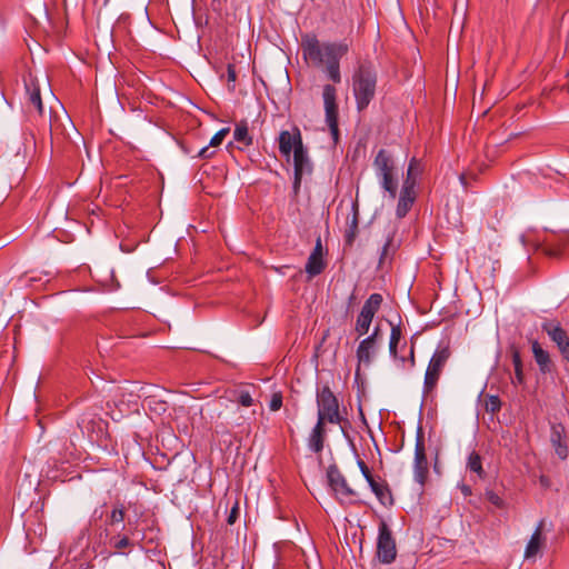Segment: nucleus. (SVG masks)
I'll return each mask as SVG.
<instances>
[{
    "label": "nucleus",
    "instance_id": "nucleus-17",
    "mask_svg": "<svg viewBox=\"0 0 569 569\" xmlns=\"http://www.w3.org/2000/svg\"><path fill=\"white\" fill-rule=\"evenodd\" d=\"M325 425V422H321V418L317 419V423L308 437V447L315 453H320L323 450L326 439Z\"/></svg>",
    "mask_w": 569,
    "mask_h": 569
},
{
    "label": "nucleus",
    "instance_id": "nucleus-37",
    "mask_svg": "<svg viewBox=\"0 0 569 569\" xmlns=\"http://www.w3.org/2000/svg\"><path fill=\"white\" fill-rule=\"evenodd\" d=\"M357 465H358L362 476L367 480L368 485H370L371 482H373L376 480L375 477L372 476L369 467L366 465V462L363 460L358 459Z\"/></svg>",
    "mask_w": 569,
    "mask_h": 569
},
{
    "label": "nucleus",
    "instance_id": "nucleus-14",
    "mask_svg": "<svg viewBox=\"0 0 569 569\" xmlns=\"http://www.w3.org/2000/svg\"><path fill=\"white\" fill-rule=\"evenodd\" d=\"M379 346L373 343V339H363L360 341L356 356L358 360V367L356 373L359 375L360 367L363 366L368 368L377 355Z\"/></svg>",
    "mask_w": 569,
    "mask_h": 569
},
{
    "label": "nucleus",
    "instance_id": "nucleus-42",
    "mask_svg": "<svg viewBox=\"0 0 569 569\" xmlns=\"http://www.w3.org/2000/svg\"><path fill=\"white\" fill-rule=\"evenodd\" d=\"M533 556V536L529 539L526 547V558H531Z\"/></svg>",
    "mask_w": 569,
    "mask_h": 569
},
{
    "label": "nucleus",
    "instance_id": "nucleus-31",
    "mask_svg": "<svg viewBox=\"0 0 569 569\" xmlns=\"http://www.w3.org/2000/svg\"><path fill=\"white\" fill-rule=\"evenodd\" d=\"M420 173V162L416 158H412L409 162L408 170H407V178L405 181H410L412 184H416V178Z\"/></svg>",
    "mask_w": 569,
    "mask_h": 569
},
{
    "label": "nucleus",
    "instance_id": "nucleus-22",
    "mask_svg": "<svg viewBox=\"0 0 569 569\" xmlns=\"http://www.w3.org/2000/svg\"><path fill=\"white\" fill-rule=\"evenodd\" d=\"M127 509L124 505L120 501H117L112 505V509L107 518V523L111 527L123 523L126 518Z\"/></svg>",
    "mask_w": 569,
    "mask_h": 569
},
{
    "label": "nucleus",
    "instance_id": "nucleus-11",
    "mask_svg": "<svg viewBox=\"0 0 569 569\" xmlns=\"http://www.w3.org/2000/svg\"><path fill=\"white\" fill-rule=\"evenodd\" d=\"M24 88L28 109L30 111L33 109L39 116H42L43 104L38 80L33 76L29 74V77L24 79Z\"/></svg>",
    "mask_w": 569,
    "mask_h": 569
},
{
    "label": "nucleus",
    "instance_id": "nucleus-15",
    "mask_svg": "<svg viewBox=\"0 0 569 569\" xmlns=\"http://www.w3.org/2000/svg\"><path fill=\"white\" fill-rule=\"evenodd\" d=\"M545 329L547 330L550 339L558 346L563 358L569 361V338L567 332L553 323L546 326Z\"/></svg>",
    "mask_w": 569,
    "mask_h": 569
},
{
    "label": "nucleus",
    "instance_id": "nucleus-27",
    "mask_svg": "<svg viewBox=\"0 0 569 569\" xmlns=\"http://www.w3.org/2000/svg\"><path fill=\"white\" fill-rule=\"evenodd\" d=\"M511 357L515 367V378L512 382L521 385L523 382L522 361L519 351L515 347L511 348Z\"/></svg>",
    "mask_w": 569,
    "mask_h": 569
},
{
    "label": "nucleus",
    "instance_id": "nucleus-8",
    "mask_svg": "<svg viewBox=\"0 0 569 569\" xmlns=\"http://www.w3.org/2000/svg\"><path fill=\"white\" fill-rule=\"evenodd\" d=\"M322 98L326 122L333 140L336 141L339 137L337 89L332 84H325L322 89Z\"/></svg>",
    "mask_w": 569,
    "mask_h": 569
},
{
    "label": "nucleus",
    "instance_id": "nucleus-45",
    "mask_svg": "<svg viewBox=\"0 0 569 569\" xmlns=\"http://www.w3.org/2000/svg\"><path fill=\"white\" fill-rule=\"evenodd\" d=\"M540 483L543 487H548L549 486L547 478L543 477V476L540 477Z\"/></svg>",
    "mask_w": 569,
    "mask_h": 569
},
{
    "label": "nucleus",
    "instance_id": "nucleus-3",
    "mask_svg": "<svg viewBox=\"0 0 569 569\" xmlns=\"http://www.w3.org/2000/svg\"><path fill=\"white\" fill-rule=\"evenodd\" d=\"M373 167L381 188L395 199L398 190L397 168L393 156L386 149H380L375 157Z\"/></svg>",
    "mask_w": 569,
    "mask_h": 569
},
{
    "label": "nucleus",
    "instance_id": "nucleus-12",
    "mask_svg": "<svg viewBox=\"0 0 569 569\" xmlns=\"http://www.w3.org/2000/svg\"><path fill=\"white\" fill-rule=\"evenodd\" d=\"M415 187L416 184H412L411 180L403 181L396 209V216L399 219L405 218L408 214L416 201L417 193Z\"/></svg>",
    "mask_w": 569,
    "mask_h": 569
},
{
    "label": "nucleus",
    "instance_id": "nucleus-34",
    "mask_svg": "<svg viewBox=\"0 0 569 569\" xmlns=\"http://www.w3.org/2000/svg\"><path fill=\"white\" fill-rule=\"evenodd\" d=\"M357 230H358V219H357V212H355L352 220L345 233L347 243L351 244L353 242L356 234H357Z\"/></svg>",
    "mask_w": 569,
    "mask_h": 569
},
{
    "label": "nucleus",
    "instance_id": "nucleus-30",
    "mask_svg": "<svg viewBox=\"0 0 569 569\" xmlns=\"http://www.w3.org/2000/svg\"><path fill=\"white\" fill-rule=\"evenodd\" d=\"M372 319L359 313L356 321V331L359 336L368 333Z\"/></svg>",
    "mask_w": 569,
    "mask_h": 569
},
{
    "label": "nucleus",
    "instance_id": "nucleus-26",
    "mask_svg": "<svg viewBox=\"0 0 569 569\" xmlns=\"http://www.w3.org/2000/svg\"><path fill=\"white\" fill-rule=\"evenodd\" d=\"M467 468L477 473V476L479 478H485L486 473H485V470L482 468V460H481V457L478 452L476 451H472L469 457H468V461H467Z\"/></svg>",
    "mask_w": 569,
    "mask_h": 569
},
{
    "label": "nucleus",
    "instance_id": "nucleus-47",
    "mask_svg": "<svg viewBox=\"0 0 569 569\" xmlns=\"http://www.w3.org/2000/svg\"><path fill=\"white\" fill-rule=\"evenodd\" d=\"M460 180H461V182H465V176L463 174L460 176Z\"/></svg>",
    "mask_w": 569,
    "mask_h": 569
},
{
    "label": "nucleus",
    "instance_id": "nucleus-38",
    "mask_svg": "<svg viewBox=\"0 0 569 569\" xmlns=\"http://www.w3.org/2000/svg\"><path fill=\"white\" fill-rule=\"evenodd\" d=\"M281 407H282V395L280 392H276L271 397V400L269 402V408L271 411H278Z\"/></svg>",
    "mask_w": 569,
    "mask_h": 569
},
{
    "label": "nucleus",
    "instance_id": "nucleus-33",
    "mask_svg": "<svg viewBox=\"0 0 569 569\" xmlns=\"http://www.w3.org/2000/svg\"><path fill=\"white\" fill-rule=\"evenodd\" d=\"M501 408V401L498 396H487L485 399V409L488 412L496 413Z\"/></svg>",
    "mask_w": 569,
    "mask_h": 569
},
{
    "label": "nucleus",
    "instance_id": "nucleus-7",
    "mask_svg": "<svg viewBox=\"0 0 569 569\" xmlns=\"http://www.w3.org/2000/svg\"><path fill=\"white\" fill-rule=\"evenodd\" d=\"M429 463L426 455L425 435L421 427L418 428L415 445L413 477L415 480L423 486L428 479Z\"/></svg>",
    "mask_w": 569,
    "mask_h": 569
},
{
    "label": "nucleus",
    "instance_id": "nucleus-40",
    "mask_svg": "<svg viewBox=\"0 0 569 569\" xmlns=\"http://www.w3.org/2000/svg\"><path fill=\"white\" fill-rule=\"evenodd\" d=\"M310 256L323 257V249H322L320 238L317 239L316 246H315L312 252L310 253Z\"/></svg>",
    "mask_w": 569,
    "mask_h": 569
},
{
    "label": "nucleus",
    "instance_id": "nucleus-10",
    "mask_svg": "<svg viewBox=\"0 0 569 569\" xmlns=\"http://www.w3.org/2000/svg\"><path fill=\"white\" fill-rule=\"evenodd\" d=\"M327 478L328 483L332 489L336 498L339 499L340 501L357 496V492L349 486L347 479L336 465H331L328 467Z\"/></svg>",
    "mask_w": 569,
    "mask_h": 569
},
{
    "label": "nucleus",
    "instance_id": "nucleus-24",
    "mask_svg": "<svg viewBox=\"0 0 569 569\" xmlns=\"http://www.w3.org/2000/svg\"><path fill=\"white\" fill-rule=\"evenodd\" d=\"M233 139L243 147H248L252 143V137L249 134L246 121H240L236 124Z\"/></svg>",
    "mask_w": 569,
    "mask_h": 569
},
{
    "label": "nucleus",
    "instance_id": "nucleus-36",
    "mask_svg": "<svg viewBox=\"0 0 569 569\" xmlns=\"http://www.w3.org/2000/svg\"><path fill=\"white\" fill-rule=\"evenodd\" d=\"M486 498L491 505L499 509L503 508L505 506V501L502 500V498L491 490L486 491Z\"/></svg>",
    "mask_w": 569,
    "mask_h": 569
},
{
    "label": "nucleus",
    "instance_id": "nucleus-21",
    "mask_svg": "<svg viewBox=\"0 0 569 569\" xmlns=\"http://www.w3.org/2000/svg\"><path fill=\"white\" fill-rule=\"evenodd\" d=\"M382 301L383 298L380 293L370 295L369 298L365 301L360 313L370 319H373L375 315L380 309Z\"/></svg>",
    "mask_w": 569,
    "mask_h": 569
},
{
    "label": "nucleus",
    "instance_id": "nucleus-16",
    "mask_svg": "<svg viewBox=\"0 0 569 569\" xmlns=\"http://www.w3.org/2000/svg\"><path fill=\"white\" fill-rule=\"evenodd\" d=\"M298 140L302 141L299 129H296V133H290L287 130L281 131L279 134L280 153L289 159L291 152L296 150V147L298 146Z\"/></svg>",
    "mask_w": 569,
    "mask_h": 569
},
{
    "label": "nucleus",
    "instance_id": "nucleus-4",
    "mask_svg": "<svg viewBox=\"0 0 569 569\" xmlns=\"http://www.w3.org/2000/svg\"><path fill=\"white\" fill-rule=\"evenodd\" d=\"M317 419L321 418V422L337 425L341 422L339 412V400L328 385L317 388Z\"/></svg>",
    "mask_w": 569,
    "mask_h": 569
},
{
    "label": "nucleus",
    "instance_id": "nucleus-6",
    "mask_svg": "<svg viewBox=\"0 0 569 569\" xmlns=\"http://www.w3.org/2000/svg\"><path fill=\"white\" fill-rule=\"evenodd\" d=\"M450 357V350L448 347L438 348L432 355L423 381V392L430 393L436 388L442 369Z\"/></svg>",
    "mask_w": 569,
    "mask_h": 569
},
{
    "label": "nucleus",
    "instance_id": "nucleus-41",
    "mask_svg": "<svg viewBox=\"0 0 569 569\" xmlns=\"http://www.w3.org/2000/svg\"><path fill=\"white\" fill-rule=\"evenodd\" d=\"M366 339H373V343L379 346V342L381 340V333L380 328L376 327L370 336H368Z\"/></svg>",
    "mask_w": 569,
    "mask_h": 569
},
{
    "label": "nucleus",
    "instance_id": "nucleus-19",
    "mask_svg": "<svg viewBox=\"0 0 569 569\" xmlns=\"http://www.w3.org/2000/svg\"><path fill=\"white\" fill-rule=\"evenodd\" d=\"M563 431L565 428L560 423L551 426L550 441L560 459L568 457V447L563 441Z\"/></svg>",
    "mask_w": 569,
    "mask_h": 569
},
{
    "label": "nucleus",
    "instance_id": "nucleus-9",
    "mask_svg": "<svg viewBox=\"0 0 569 569\" xmlns=\"http://www.w3.org/2000/svg\"><path fill=\"white\" fill-rule=\"evenodd\" d=\"M377 557L379 561L385 565L393 562L397 557L396 541L386 522H381L379 526Z\"/></svg>",
    "mask_w": 569,
    "mask_h": 569
},
{
    "label": "nucleus",
    "instance_id": "nucleus-23",
    "mask_svg": "<svg viewBox=\"0 0 569 569\" xmlns=\"http://www.w3.org/2000/svg\"><path fill=\"white\" fill-rule=\"evenodd\" d=\"M536 363L539 366L540 371L542 373H550L553 371V363L550 359V356L547 351L541 349L536 343Z\"/></svg>",
    "mask_w": 569,
    "mask_h": 569
},
{
    "label": "nucleus",
    "instance_id": "nucleus-20",
    "mask_svg": "<svg viewBox=\"0 0 569 569\" xmlns=\"http://www.w3.org/2000/svg\"><path fill=\"white\" fill-rule=\"evenodd\" d=\"M229 131H230L229 128L220 129L211 138L209 144L200 149V151L198 152V157L201 158V159H210V158H212L213 154L216 153V151L212 150V148L220 146L222 143V141L224 140V138L227 137V134L229 133Z\"/></svg>",
    "mask_w": 569,
    "mask_h": 569
},
{
    "label": "nucleus",
    "instance_id": "nucleus-43",
    "mask_svg": "<svg viewBox=\"0 0 569 569\" xmlns=\"http://www.w3.org/2000/svg\"><path fill=\"white\" fill-rule=\"evenodd\" d=\"M461 490H462V493H463L465 496H470V495H471V489H470V487H469V486L463 485V486L461 487Z\"/></svg>",
    "mask_w": 569,
    "mask_h": 569
},
{
    "label": "nucleus",
    "instance_id": "nucleus-28",
    "mask_svg": "<svg viewBox=\"0 0 569 569\" xmlns=\"http://www.w3.org/2000/svg\"><path fill=\"white\" fill-rule=\"evenodd\" d=\"M233 401L242 407H251L254 403L252 393L248 389L233 391Z\"/></svg>",
    "mask_w": 569,
    "mask_h": 569
},
{
    "label": "nucleus",
    "instance_id": "nucleus-13",
    "mask_svg": "<svg viewBox=\"0 0 569 569\" xmlns=\"http://www.w3.org/2000/svg\"><path fill=\"white\" fill-rule=\"evenodd\" d=\"M293 152V167H295V188H298L305 172L311 171V166L307 156V150L302 141L298 140V146Z\"/></svg>",
    "mask_w": 569,
    "mask_h": 569
},
{
    "label": "nucleus",
    "instance_id": "nucleus-29",
    "mask_svg": "<svg viewBox=\"0 0 569 569\" xmlns=\"http://www.w3.org/2000/svg\"><path fill=\"white\" fill-rule=\"evenodd\" d=\"M401 339V328L399 326H392L390 332L389 351L391 357L397 358V346Z\"/></svg>",
    "mask_w": 569,
    "mask_h": 569
},
{
    "label": "nucleus",
    "instance_id": "nucleus-46",
    "mask_svg": "<svg viewBox=\"0 0 569 569\" xmlns=\"http://www.w3.org/2000/svg\"><path fill=\"white\" fill-rule=\"evenodd\" d=\"M389 241L383 246V250H382V256H385L387 253V250H388V247H389Z\"/></svg>",
    "mask_w": 569,
    "mask_h": 569
},
{
    "label": "nucleus",
    "instance_id": "nucleus-44",
    "mask_svg": "<svg viewBox=\"0 0 569 569\" xmlns=\"http://www.w3.org/2000/svg\"><path fill=\"white\" fill-rule=\"evenodd\" d=\"M410 365L411 367L415 366V352H413V347H411V350H410Z\"/></svg>",
    "mask_w": 569,
    "mask_h": 569
},
{
    "label": "nucleus",
    "instance_id": "nucleus-5",
    "mask_svg": "<svg viewBox=\"0 0 569 569\" xmlns=\"http://www.w3.org/2000/svg\"><path fill=\"white\" fill-rule=\"evenodd\" d=\"M126 532H118L110 538V546L116 553L128 555L136 546L142 548L146 535L138 529V521L128 520L122 527Z\"/></svg>",
    "mask_w": 569,
    "mask_h": 569
},
{
    "label": "nucleus",
    "instance_id": "nucleus-18",
    "mask_svg": "<svg viewBox=\"0 0 569 569\" xmlns=\"http://www.w3.org/2000/svg\"><path fill=\"white\" fill-rule=\"evenodd\" d=\"M371 491L377 497L378 501L385 507H392L395 503L391 489L387 481L385 480H375L369 485Z\"/></svg>",
    "mask_w": 569,
    "mask_h": 569
},
{
    "label": "nucleus",
    "instance_id": "nucleus-1",
    "mask_svg": "<svg viewBox=\"0 0 569 569\" xmlns=\"http://www.w3.org/2000/svg\"><path fill=\"white\" fill-rule=\"evenodd\" d=\"M303 59L315 67H326L327 77L333 83L341 82L340 60L349 50L345 42L321 43L316 36L306 34L301 39Z\"/></svg>",
    "mask_w": 569,
    "mask_h": 569
},
{
    "label": "nucleus",
    "instance_id": "nucleus-32",
    "mask_svg": "<svg viewBox=\"0 0 569 569\" xmlns=\"http://www.w3.org/2000/svg\"><path fill=\"white\" fill-rule=\"evenodd\" d=\"M545 522L540 521L538 526H536V558L540 553L541 549L546 546V537L542 535Z\"/></svg>",
    "mask_w": 569,
    "mask_h": 569
},
{
    "label": "nucleus",
    "instance_id": "nucleus-35",
    "mask_svg": "<svg viewBox=\"0 0 569 569\" xmlns=\"http://www.w3.org/2000/svg\"><path fill=\"white\" fill-rule=\"evenodd\" d=\"M236 81H237V72L236 67L231 63L227 67V83L229 90L233 91L236 88Z\"/></svg>",
    "mask_w": 569,
    "mask_h": 569
},
{
    "label": "nucleus",
    "instance_id": "nucleus-2",
    "mask_svg": "<svg viewBox=\"0 0 569 569\" xmlns=\"http://www.w3.org/2000/svg\"><path fill=\"white\" fill-rule=\"evenodd\" d=\"M377 88V72L369 63H362L352 76V91L358 111L365 110L373 100Z\"/></svg>",
    "mask_w": 569,
    "mask_h": 569
},
{
    "label": "nucleus",
    "instance_id": "nucleus-39",
    "mask_svg": "<svg viewBox=\"0 0 569 569\" xmlns=\"http://www.w3.org/2000/svg\"><path fill=\"white\" fill-rule=\"evenodd\" d=\"M238 516H239V506H238V503H236L229 512V516L227 519L228 523L233 525L236 522V520L238 519Z\"/></svg>",
    "mask_w": 569,
    "mask_h": 569
},
{
    "label": "nucleus",
    "instance_id": "nucleus-25",
    "mask_svg": "<svg viewBox=\"0 0 569 569\" xmlns=\"http://www.w3.org/2000/svg\"><path fill=\"white\" fill-rule=\"evenodd\" d=\"M326 268L323 257L309 256L306 263V272L310 278L320 274Z\"/></svg>",
    "mask_w": 569,
    "mask_h": 569
}]
</instances>
